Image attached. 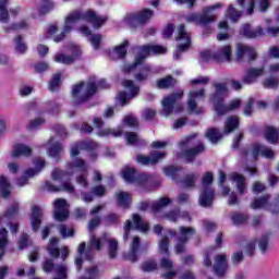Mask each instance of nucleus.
Instances as JSON below:
<instances>
[{"label":"nucleus","mask_w":279,"mask_h":279,"mask_svg":"<svg viewBox=\"0 0 279 279\" xmlns=\"http://www.w3.org/2000/svg\"><path fill=\"white\" fill-rule=\"evenodd\" d=\"M88 171V165L83 159H74L68 165L66 172L61 170H54L51 173L52 180L56 182H62L60 187L54 186L51 182H46L45 189L50 193H58L60 191H65V193H73L74 187L71 183L66 182L73 173H86Z\"/></svg>","instance_id":"obj_1"},{"label":"nucleus","mask_w":279,"mask_h":279,"mask_svg":"<svg viewBox=\"0 0 279 279\" xmlns=\"http://www.w3.org/2000/svg\"><path fill=\"white\" fill-rule=\"evenodd\" d=\"M77 21H87L88 23H93L94 27H101L108 17L95 14V11L87 10L85 12L82 11H72L64 19V26L61 34L53 37L54 43H61L64 40L71 32H73V24Z\"/></svg>","instance_id":"obj_2"},{"label":"nucleus","mask_w":279,"mask_h":279,"mask_svg":"<svg viewBox=\"0 0 279 279\" xmlns=\"http://www.w3.org/2000/svg\"><path fill=\"white\" fill-rule=\"evenodd\" d=\"M215 93L210 96V101L214 105V108L217 114H226L241 108V99L235 98L231 100L228 106L223 105V99L228 97V86L223 83L215 84Z\"/></svg>","instance_id":"obj_3"},{"label":"nucleus","mask_w":279,"mask_h":279,"mask_svg":"<svg viewBox=\"0 0 279 279\" xmlns=\"http://www.w3.org/2000/svg\"><path fill=\"white\" fill-rule=\"evenodd\" d=\"M106 81L101 80L98 83L95 78L89 80L87 83L81 82L72 88V99L74 104H84L88 97H93L99 88H107Z\"/></svg>","instance_id":"obj_4"},{"label":"nucleus","mask_w":279,"mask_h":279,"mask_svg":"<svg viewBox=\"0 0 279 279\" xmlns=\"http://www.w3.org/2000/svg\"><path fill=\"white\" fill-rule=\"evenodd\" d=\"M107 243V252L109 258H114L119 254V241H117L114 238L110 236V234L105 233L102 236L97 238L95 235H89V247L92 250H96L99 252L100 250H104V244Z\"/></svg>","instance_id":"obj_5"},{"label":"nucleus","mask_w":279,"mask_h":279,"mask_svg":"<svg viewBox=\"0 0 279 279\" xmlns=\"http://www.w3.org/2000/svg\"><path fill=\"white\" fill-rule=\"evenodd\" d=\"M258 156L264 158L272 159L276 153L271 148L265 147L260 144H252L248 148L242 153V158L245 162H256Z\"/></svg>","instance_id":"obj_6"},{"label":"nucleus","mask_w":279,"mask_h":279,"mask_svg":"<svg viewBox=\"0 0 279 279\" xmlns=\"http://www.w3.org/2000/svg\"><path fill=\"white\" fill-rule=\"evenodd\" d=\"M218 8H223V4L217 3L211 7H206L203 9V14L192 13L186 16V21L187 23H195L196 25H210V23L217 21V15L211 14V12L218 10Z\"/></svg>","instance_id":"obj_7"},{"label":"nucleus","mask_w":279,"mask_h":279,"mask_svg":"<svg viewBox=\"0 0 279 279\" xmlns=\"http://www.w3.org/2000/svg\"><path fill=\"white\" fill-rule=\"evenodd\" d=\"M213 184V174L210 172L205 173L202 181V191L199 196V205L203 208H208V206H213V199H215V190L210 187Z\"/></svg>","instance_id":"obj_8"},{"label":"nucleus","mask_w":279,"mask_h":279,"mask_svg":"<svg viewBox=\"0 0 279 279\" xmlns=\"http://www.w3.org/2000/svg\"><path fill=\"white\" fill-rule=\"evenodd\" d=\"M149 53H154L155 56H158L160 53H167V48L165 46H160V45L143 46L140 49V52L137 53V56L135 58L134 64L126 68L125 71H128V72L134 71V69H136V66H138V64H141L143 62V60H145L147 58V56H149Z\"/></svg>","instance_id":"obj_9"},{"label":"nucleus","mask_w":279,"mask_h":279,"mask_svg":"<svg viewBox=\"0 0 279 279\" xmlns=\"http://www.w3.org/2000/svg\"><path fill=\"white\" fill-rule=\"evenodd\" d=\"M184 95V92L180 90L177 94H172L168 97H165L161 100V106H162V110H161V114L162 117H169L170 114H173V112H182L183 107L182 105H175V101H178V99H182V96Z\"/></svg>","instance_id":"obj_10"},{"label":"nucleus","mask_w":279,"mask_h":279,"mask_svg":"<svg viewBox=\"0 0 279 279\" xmlns=\"http://www.w3.org/2000/svg\"><path fill=\"white\" fill-rule=\"evenodd\" d=\"M238 5L245 14H254V9L259 12H267L269 10V0H236Z\"/></svg>","instance_id":"obj_11"},{"label":"nucleus","mask_w":279,"mask_h":279,"mask_svg":"<svg viewBox=\"0 0 279 279\" xmlns=\"http://www.w3.org/2000/svg\"><path fill=\"white\" fill-rule=\"evenodd\" d=\"M132 230H140V232H147L149 230V225L147 221L143 220L138 214L133 215V221L126 220L124 225V241L130 239V232Z\"/></svg>","instance_id":"obj_12"},{"label":"nucleus","mask_w":279,"mask_h":279,"mask_svg":"<svg viewBox=\"0 0 279 279\" xmlns=\"http://www.w3.org/2000/svg\"><path fill=\"white\" fill-rule=\"evenodd\" d=\"M175 40L178 43L177 51L174 52V58H180V53L182 51H186L191 47V35L186 32L184 25H179L177 28V37Z\"/></svg>","instance_id":"obj_13"},{"label":"nucleus","mask_w":279,"mask_h":279,"mask_svg":"<svg viewBox=\"0 0 279 279\" xmlns=\"http://www.w3.org/2000/svg\"><path fill=\"white\" fill-rule=\"evenodd\" d=\"M70 50L72 56L64 54V52H57L53 56V61L59 64H73L76 59L82 56V49L75 44H70Z\"/></svg>","instance_id":"obj_14"},{"label":"nucleus","mask_w":279,"mask_h":279,"mask_svg":"<svg viewBox=\"0 0 279 279\" xmlns=\"http://www.w3.org/2000/svg\"><path fill=\"white\" fill-rule=\"evenodd\" d=\"M195 234V229L191 227H181L180 235L175 245V254H184L186 252V241Z\"/></svg>","instance_id":"obj_15"},{"label":"nucleus","mask_w":279,"mask_h":279,"mask_svg":"<svg viewBox=\"0 0 279 279\" xmlns=\"http://www.w3.org/2000/svg\"><path fill=\"white\" fill-rule=\"evenodd\" d=\"M122 86L129 90L130 94H126L125 92H121L118 94V99L122 104V106H125L130 99H134L135 95H138V86L134 85L133 81H124L122 83Z\"/></svg>","instance_id":"obj_16"},{"label":"nucleus","mask_w":279,"mask_h":279,"mask_svg":"<svg viewBox=\"0 0 279 279\" xmlns=\"http://www.w3.org/2000/svg\"><path fill=\"white\" fill-rule=\"evenodd\" d=\"M122 178L125 182H135L136 184H143L149 180L147 174H137L136 170L132 167H125L122 169Z\"/></svg>","instance_id":"obj_17"},{"label":"nucleus","mask_w":279,"mask_h":279,"mask_svg":"<svg viewBox=\"0 0 279 279\" xmlns=\"http://www.w3.org/2000/svg\"><path fill=\"white\" fill-rule=\"evenodd\" d=\"M19 213V203H14L12 207H10L7 213L0 218V226H10L11 223V232L16 234L19 232V225L12 223V217H14Z\"/></svg>","instance_id":"obj_18"},{"label":"nucleus","mask_w":279,"mask_h":279,"mask_svg":"<svg viewBox=\"0 0 279 279\" xmlns=\"http://www.w3.org/2000/svg\"><path fill=\"white\" fill-rule=\"evenodd\" d=\"M54 206V219L57 221H64L69 219V204H66V199L58 198L53 202Z\"/></svg>","instance_id":"obj_19"},{"label":"nucleus","mask_w":279,"mask_h":279,"mask_svg":"<svg viewBox=\"0 0 279 279\" xmlns=\"http://www.w3.org/2000/svg\"><path fill=\"white\" fill-rule=\"evenodd\" d=\"M263 75H265V66L248 68L242 77V82L243 84H256Z\"/></svg>","instance_id":"obj_20"},{"label":"nucleus","mask_w":279,"mask_h":279,"mask_svg":"<svg viewBox=\"0 0 279 279\" xmlns=\"http://www.w3.org/2000/svg\"><path fill=\"white\" fill-rule=\"evenodd\" d=\"M159 267L166 271L161 275V278L163 279H173L175 278L178 271H175V268L173 267V260L169 258V255H163V257L159 262Z\"/></svg>","instance_id":"obj_21"},{"label":"nucleus","mask_w":279,"mask_h":279,"mask_svg":"<svg viewBox=\"0 0 279 279\" xmlns=\"http://www.w3.org/2000/svg\"><path fill=\"white\" fill-rule=\"evenodd\" d=\"M166 156L167 154L163 151H154L150 156L138 155L137 162L147 167V165H156L160 162V160L165 159Z\"/></svg>","instance_id":"obj_22"},{"label":"nucleus","mask_w":279,"mask_h":279,"mask_svg":"<svg viewBox=\"0 0 279 279\" xmlns=\"http://www.w3.org/2000/svg\"><path fill=\"white\" fill-rule=\"evenodd\" d=\"M204 95H205L204 89L190 92L187 105H189V110L192 114H199V112H202V109H197V105L195 102L197 101V99L204 98Z\"/></svg>","instance_id":"obj_23"},{"label":"nucleus","mask_w":279,"mask_h":279,"mask_svg":"<svg viewBox=\"0 0 279 279\" xmlns=\"http://www.w3.org/2000/svg\"><path fill=\"white\" fill-rule=\"evenodd\" d=\"M213 58L216 62H230L232 60V47L230 45L221 46L213 53Z\"/></svg>","instance_id":"obj_24"},{"label":"nucleus","mask_w":279,"mask_h":279,"mask_svg":"<svg viewBox=\"0 0 279 279\" xmlns=\"http://www.w3.org/2000/svg\"><path fill=\"white\" fill-rule=\"evenodd\" d=\"M214 269L217 276H226V271H228V259L226 254H219L215 257Z\"/></svg>","instance_id":"obj_25"},{"label":"nucleus","mask_w":279,"mask_h":279,"mask_svg":"<svg viewBox=\"0 0 279 279\" xmlns=\"http://www.w3.org/2000/svg\"><path fill=\"white\" fill-rule=\"evenodd\" d=\"M43 222V208L39 206L32 207L31 226L34 232H38L40 223Z\"/></svg>","instance_id":"obj_26"},{"label":"nucleus","mask_w":279,"mask_h":279,"mask_svg":"<svg viewBox=\"0 0 279 279\" xmlns=\"http://www.w3.org/2000/svg\"><path fill=\"white\" fill-rule=\"evenodd\" d=\"M236 56H238V60H243V58H248V60H256L257 54L254 48L239 44Z\"/></svg>","instance_id":"obj_27"},{"label":"nucleus","mask_w":279,"mask_h":279,"mask_svg":"<svg viewBox=\"0 0 279 279\" xmlns=\"http://www.w3.org/2000/svg\"><path fill=\"white\" fill-rule=\"evenodd\" d=\"M35 168H28L24 170L23 175L27 178L28 180H32V178H36L43 169H45V160L38 158L34 160Z\"/></svg>","instance_id":"obj_28"},{"label":"nucleus","mask_w":279,"mask_h":279,"mask_svg":"<svg viewBox=\"0 0 279 279\" xmlns=\"http://www.w3.org/2000/svg\"><path fill=\"white\" fill-rule=\"evenodd\" d=\"M229 180L233 182L238 189V193L240 195H245L247 193V185L245 184V177L239 174V173H232L229 177Z\"/></svg>","instance_id":"obj_29"},{"label":"nucleus","mask_w":279,"mask_h":279,"mask_svg":"<svg viewBox=\"0 0 279 279\" xmlns=\"http://www.w3.org/2000/svg\"><path fill=\"white\" fill-rule=\"evenodd\" d=\"M242 34L246 38H260V36H265V29L262 26L252 28L250 24H245L242 28Z\"/></svg>","instance_id":"obj_30"},{"label":"nucleus","mask_w":279,"mask_h":279,"mask_svg":"<svg viewBox=\"0 0 279 279\" xmlns=\"http://www.w3.org/2000/svg\"><path fill=\"white\" fill-rule=\"evenodd\" d=\"M153 16H154L153 10L144 9L136 15H132L131 21H135V23H138V25H145V23H148Z\"/></svg>","instance_id":"obj_31"},{"label":"nucleus","mask_w":279,"mask_h":279,"mask_svg":"<svg viewBox=\"0 0 279 279\" xmlns=\"http://www.w3.org/2000/svg\"><path fill=\"white\" fill-rule=\"evenodd\" d=\"M130 43L128 40H124L120 46L116 47L111 52H110V58L112 60H120L121 58H125L128 54V49Z\"/></svg>","instance_id":"obj_32"},{"label":"nucleus","mask_w":279,"mask_h":279,"mask_svg":"<svg viewBox=\"0 0 279 279\" xmlns=\"http://www.w3.org/2000/svg\"><path fill=\"white\" fill-rule=\"evenodd\" d=\"M0 193L2 197H8L12 193V183L10 179L3 174L0 175Z\"/></svg>","instance_id":"obj_33"},{"label":"nucleus","mask_w":279,"mask_h":279,"mask_svg":"<svg viewBox=\"0 0 279 279\" xmlns=\"http://www.w3.org/2000/svg\"><path fill=\"white\" fill-rule=\"evenodd\" d=\"M21 156H32V147L24 144L15 145L12 151V157L21 158Z\"/></svg>","instance_id":"obj_34"},{"label":"nucleus","mask_w":279,"mask_h":279,"mask_svg":"<svg viewBox=\"0 0 279 279\" xmlns=\"http://www.w3.org/2000/svg\"><path fill=\"white\" fill-rule=\"evenodd\" d=\"M47 148L49 156L56 158L62 151V144L58 143L56 138H51L47 144Z\"/></svg>","instance_id":"obj_35"},{"label":"nucleus","mask_w":279,"mask_h":279,"mask_svg":"<svg viewBox=\"0 0 279 279\" xmlns=\"http://www.w3.org/2000/svg\"><path fill=\"white\" fill-rule=\"evenodd\" d=\"M204 149H206V147H204V144H199L198 146H195L185 150L183 156L185 160H192L195 158V156H198V154L204 153Z\"/></svg>","instance_id":"obj_36"},{"label":"nucleus","mask_w":279,"mask_h":279,"mask_svg":"<svg viewBox=\"0 0 279 279\" xmlns=\"http://www.w3.org/2000/svg\"><path fill=\"white\" fill-rule=\"evenodd\" d=\"M117 203L122 208H128L130 206L132 199L130 198V193L128 192H118L116 193Z\"/></svg>","instance_id":"obj_37"},{"label":"nucleus","mask_w":279,"mask_h":279,"mask_svg":"<svg viewBox=\"0 0 279 279\" xmlns=\"http://www.w3.org/2000/svg\"><path fill=\"white\" fill-rule=\"evenodd\" d=\"M239 128V118L235 116L227 118V121L225 123V134H230L231 132H234Z\"/></svg>","instance_id":"obj_38"},{"label":"nucleus","mask_w":279,"mask_h":279,"mask_svg":"<svg viewBox=\"0 0 279 279\" xmlns=\"http://www.w3.org/2000/svg\"><path fill=\"white\" fill-rule=\"evenodd\" d=\"M58 243H60V239L58 238H52L49 241L47 251L50 256H52V258H58V256H60V248H58Z\"/></svg>","instance_id":"obj_39"},{"label":"nucleus","mask_w":279,"mask_h":279,"mask_svg":"<svg viewBox=\"0 0 279 279\" xmlns=\"http://www.w3.org/2000/svg\"><path fill=\"white\" fill-rule=\"evenodd\" d=\"M265 138L268 141V143H278L279 140V132L274 126H268L265 130Z\"/></svg>","instance_id":"obj_40"},{"label":"nucleus","mask_w":279,"mask_h":279,"mask_svg":"<svg viewBox=\"0 0 279 279\" xmlns=\"http://www.w3.org/2000/svg\"><path fill=\"white\" fill-rule=\"evenodd\" d=\"M101 278V272L97 268V266H90L85 268V276L80 279H99Z\"/></svg>","instance_id":"obj_41"},{"label":"nucleus","mask_w":279,"mask_h":279,"mask_svg":"<svg viewBox=\"0 0 279 279\" xmlns=\"http://www.w3.org/2000/svg\"><path fill=\"white\" fill-rule=\"evenodd\" d=\"M262 86L264 88L275 90L279 86V77L278 76H269L262 82Z\"/></svg>","instance_id":"obj_42"},{"label":"nucleus","mask_w":279,"mask_h":279,"mask_svg":"<svg viewBox=\"0 0 279 279\" xmlns=\"http://www.w3.org/2000/svg\"><path fill=\"white\" fill-rule=\"evenodd\" d=\"M14 47H15V51L17 53H26L27 52V44L25 41H23L22 35H17L14 38Z\"/></svg>","instance_id":"obj_43"},{"label":"nucleus","mask_w":279,"mask_h":279,"mask_svg":"<svg viewBox=\"0 0 279 279\" xmlns=\"http://www.w3.org/2000/svg\"><path fill=\"white\" fill-rule=\"evenodd\" d=\"M141 243V239L138 236H133L132 243H131V254L129 255V260L132 263H135L136 260V252H138V245Z\"/></svg>","instance_id":"obj_44"},{"label":"nucleus","mask_w":279,"mask_h":279,"mask_svg":"<svg viewBox=\"0 0 279 279\" xmlns=\"http://www.w3.org/2000/svg\"><path fill=\"white\" fill-rule=\"evenodd\" d=\"M84 250H86V242H82L77 248L78 257L75 259V265L78 271L82 267V263H86V259H84Z\"/></svg>","instance_id":"obj_45"},{"label":"nucleus","mask_w":279,"mask_h":279,"mask_svg":"<svg viewBox=\"0 0 279 279\" xmlns=\"http://www.w3.org/2000/svg\"><path fill=\"white\" fill-rule=\"evenodd\" d=\"M271 239L270 234H264L258 241V247L262 252V254H267L269 250V241Z\"/></svg>","instance_id":"obj_46"},{"label":"nucleus","mask_w":279,"mask_h":279,"mask_svg":"<svg viewBox=\"0 0 279 279\" xmlns=\"http://www.w3.org/2000/svg\"><path fill=\"white\" fill-rule=\"evenodd\" d=\"M8 0H0V23H8L10 15L8 13Z\"/></svg>","instance_id":"obj_47"},{"label":"nucleus","mask_w":279,"mask_h":279,"mask_svg":"<svg viewBox=\"0 0 279 279\" xmlns=\"http://www.w3.org/2000/svg\"><path fill=\"white\" fill-rule=\"evenodd\" d=\"M54 274L57 275L54 279H66L69 267L65 264L57 265L54 267Z\"/></svg>","instance_id":"obj_48"},{"label":"nucleus","mask_w":279,"mask_h":279,"mask_svg":"<svg viewBox=\"0 0 279 279\" xmlns=\"http://www.w3.org/2000/svg\"><path fill=\"white\" fill-rule=\"evenodd\" d=\"M169 204H171V199L168 197H162L153 204V210L158 213V210H162V208L169 206Z\"/></svg>","instance_id":"obj_49"},{"label":"nucleus","mask_w":279,"mask_h":279,"mask_svg":"<svg viewBox=\"0 0 279 279\" xmlns=\"http://www.w3.org/2000/svg\"><path fill=\"white\" fill-rule=\"evenodd\" d=\"M157 86L159 88H171V86H175V81L173 77L167 76L165 78L157 81Z\"/></svg>","instance_id":"obj_50"},{"label":"nucleus","mask_w":279,"mask_h":279,"mask_svg":"<svg viewBox=\"0 0 279 279\" xmlns=\"http://www.w3.org/2000/svg\"><path fill=\"white\" fill-rule=\"evenodd\" d=\"M123 134V131L121 129H104L98 132V136H121Z\"/></svg>","instance_id":"obj_51"},{"label":"nucleus","mask_w":279,"mask_h":279,"mask_svg":"<svg viewBox=\"0 0 279 279\" xmlns=\"http://www.w3.org/2000/svg\"><path fill=\"white\" fill-rule=\"evenodd\" d=\"M159 254L169 256V238L165 236L159 241Z\"/></svg>","instance_id":"obj_52"},{"label":"nucleus","mask_w":279,"mask_h":279,"mask_svg":"<svg viewBox=\"0 0 279 279\" xmlns=\"http://www.w3.org/2000/svg\"><path fill=\"white\" fill-rule=\"evenodd\" d=\"M221 133L217 129H208L206 132V138L210 141V143H217V141L221 140Z\"/></svg>","instance_id":"obj_53"},{"label":"nucleus","mask_w":279,"mask_h":279,"mask_svg":"<svg viewBox=\"0 0 279 279\" xmlns=\"http://www.w3.org/2000/svg\"><path fill=\"white\" fill-rule=\"evenodd\" d=\"M151 71V68H149V65H145L140 73H137L135 75V80H137V82H145V80H147V77H149V73Z\"/></svg>","instance_id":"obj_54"},{"label":"nucleus","mask_w":279,"mask_h":279,"mask_svg":"<svg viewBox=\"0 0 279 279\" xmlns=\"http://www.w3.org/2000/svg\"><path fill=\"white\" fill-rule=\"evenodd\" d=\"M257 243L258 241L256 239L248 240L244 246V252H246V254H250V256H252L256 252Z\"/></svg>","instance_id":"obj_55"},{"label":"nucleus","mask_w":279,"mask_h":279,"mask_svg":"<svg viewBox=\"0 0 279 279\" xmlns=\"http://www.w3.org/2000/svg\"><path fill=\"white\" fill-rule=\"evenodd\" d=\"M59 232H60L62 239H69V236H73L75 231L71 227L61 225V226H59Z\"/></svg>","instance_id":"obj_56"},{"label":"nucleus","mask_w":279,"mask_h":279,"mask_svg":"<svg viewBox=\"0 0 279 279\" xmlns=\"http://www.w3.org/2000/svg\"><path fill=\"white\" fill-rule=\"evenodd\" d=\"M231 221H233L235 226H241V223H245L247 221V216L243 214H233L231 215Z\"/></svg>","instance_id":"obj_57"},{"label":"nucleus","mask_w":279,"mask_h":279,"mask_svg":"<svg viewBox=\"0 0 279 279\" xmlns=\"http://www.w3.org/2000/svg\"><path fill=\"white\" fill-rule=\"evenodd\" d=\"M8 243V230H5V228H2L0 229V250H4Z\"/></svg>","instance_id":"obj_58"},{"label":"nucleus","mask_w":279,"mask_h":279,"mask_svg":"<svg viewBox=\"0 0 279 279\" xmlns=\"http://www.w3.org/2000/svg\"><path fill=\"white\" fill-rule=\"evenodd\" d=\"M227 14L233 23L239 21L241 17V12L236 11V9H234L232 5L229 7Z\"/></svg>","instance_id":"obj_59"},{"label":"nucleus","mask_w":279,"mask_h":279,"mask_svg":"<svg viewBox=\"0 0 279 279\" xmlns=\"http://www.w3.org/2000/svg\"><path fill=\"white\" fill-rule=\"evenodd\" d=\"M128 145H138V135L134 132L125 134Z\"/></svg>","instance_id":"obj_60"},{"label":"nucleus","mask_w":279,"mask_h":279,"mask_svg":"<svg viewBox=\"0 0 279 279\" xmlns=\"http://www.w3.org/2000/svg\"><path fill=\"white\" fill-rule=\"evenodd\" d=\"M60 86V74H54L49 83V90H58Z\"/></svg>","instance_id":"obj_61"},{"label":"nucleus","mask_w":279,"mask_h":279,"mask_svg":"<svg viewBox=\"0 0 279 279\" xmlns=\"http://www.w3.org/2000/svg\"><path fill=\"white\" fill-rule=\"evenodd\" d=\"M158 268V264L154 260H148L142 265L143 271H154Z\"/></svg>","instance_id":"obj_62"},{"label":"nucleus","mask_w":279,"mask_h":279,"mask_svg":"<svg viewBox=\"0 0 279 279\" xmlns=\"http://www.w3.org/2000/svg\"><path fill=\"white\" fill-rule=\"evenodd\" d=\"M192 145H195V140L193 136L185 137L180 142L181 149H186V147H192Z\"/></svg>","instance_id":"obj_63"},{"label":"nucleus","mask_w":279,"mask_h":279,"mask_svg":"<svg viewBox=\"0 0 279 279\" xmlns=\"http://www.w3.org/2000/svg\"><path fill=\"white\" fill-rule=\"evenodd\" d=\"M267 36H271L272 38H276L279 36V26H269L266 29Z\"/></svg>","instance_id":"obj_64"}]
</instances>
